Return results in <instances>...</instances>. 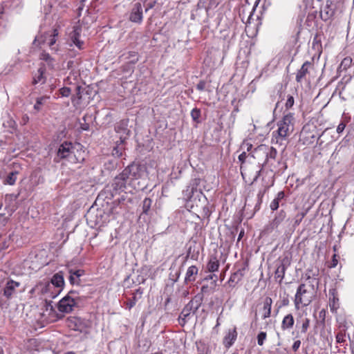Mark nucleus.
Wrapping results in <instances>:
<instances>
[{
    "label": "nucleus",
    "mask_w": 354,
    "mask_h": 354,
    "mask_svg": "<svg viewBox=\"0 0 354 354\" xmlns=\"http://www.w3.org/2000/svg\"><path fill=\"white\" fill-rule=\"evenodd\" d=\"M219 325H220L219 318H218V319H217V321H216V327H218Z\"/></svg>",
    "instance_id": "nucleus-59"
},
{
    "label": "nucleus",
    "mask_w": 354,
    "mask_h": 354,
    "mask_svg": "<svg viewBox=\"0 0 354 354\" xmlns=\"http://www.w3.org/2000/svg\"><path fill=\"white\" fill-rule=\"evenodd\" d=\"M49 283L52 284L57 291H59V293H60L64 285V280L62 273L58 272L55 274Z\"/></svg>",
    "instance_id": "nucleus-18"
},
{
    "label": "nucleus",
    "mask_w": 354,
    "mask_h": 354,
    "mask_svg": "<svg viewBox=\"0 0 354 354\" xmlns=\"http://www.w3.org/2000/svg\"><path fill=\"white\" fill-rule=\"evenodd\" d=\"M244 276L243 270L239 269L231 274L227 283L231 287H234L241 281Z\"/></svg>",
    "instance_id": "nucleus-21"
},
{
    "label": "nucleus",
    "mask_w": 354,
    "mask_h": 354,
    "mask_svg": "<svg viewBox=\"0 0 354 354\" xmlns=\"http://www.w3.org/2000/svg\"><path fill=\"white\" fill-rule=\"evenodd\" d=\"M337 265V255H336V254H334V255H333V260H332V263H331L330 267H331V268H334V267H335Z\"/></svg>",
    "instance_id": "nucleus-51"
},
{
    "label": "nucleus",
    "mask_w": 354,
    "mask_h": 354,
    "mask_svg": "<svg viewBox=\"0 0 354 354\" xmlns=\"http://www.w3.org/2000/svg\"><path fill=\"white\" fill-rule=\"evenodd\" d=\"M82 152L79 151L77 147L73 145L71 142H65L58 148L57 156L55 158L56 162L62 159H66L69 162L75 164L84 160V157L81 156Z\"/></svg>",
    "instance_id": "nucleus-3"
},
{
    "label": "nucleus",
    "mask_w": 354,
    "mask_h": 354,
    "mask_svg": "<svg viewBox=\"0 0 354 354\" xmlns=\"http://www.w3.org/2000/svg\"><path fill=\"white\" fill-rule=\"evenodd\" d=\"M249 156H251V153L247 155L246 152L243 151L239 156V160L240 162H243L245 160L246 158Z\"/></svg>",
    "instance_id": "nucleus-43"
},
{
    "label": "nucleus",
    "mask_w": 354,
    "mask_h": 354,
    "mask_svg": "<svg viewBox=\"0 0 354 354\" xmlns=\"http://www.w3.org/2000/svg\"><path fill=\"white\" fill-rule=\"evenodd\" d=\"M198 269L195 266H189L187 270L185 281L186 283L193 282L196 279Z\"/></svg>",
    "instance_id": "nucleus-24"
},
{
    "label": "nucleus",
    "mask_w": 354,
    "mask_h": 354,
    "mask_svg": "<svg viewBox=\"0 0 354 354\" xmlns=\"http://www.w3.org/2000/svg\"><path fill=\"white\" fill-rule=\"evenodd\" d=\"M289 264L290 263L288 259L287 258H284L281 260L280 265L278 266L275 271V278L279 279L280 283L284 278L286 270Z\"/></svg>",
    "instance_id": "nucleus-19"
},
{
    "label": "nucleus",
    "mask_w": 354,
    "mask_h": 354,
    "mask_svg": "<svg viewBox=\"0 0 354 354\" xmlns=\"http://www.w3.org/2000/svg\"><path fill=\"white\" fill-rule=\"evenodd\" d=\"M219 261L215 257H211L207 264V269L210 272H214L218 270Z\"/></svg>",
    "instance_id": "nucleus-29"
},
{
    "label": "nucleus",
    "mask_w": 354,
    "mask_h": 354,
    "mask_svg": "<svg viewBox=\"0 0 354 354\" xmlns=\"http://www.w3.org/2000/svg\"><path fill=\"white\" fill-rule=\"evenodd\" d=\"M194 302L193 301H190L185 307L183 309L180 315V319H181L182 322H183V324L186 322V319L189 316L191 313L193 311L194 312L196 310H197L198 307L196 306L194 310Z\"/></svg>",
    "instance_id": "nucleus-20"
},
{
    "label": "nucleus",
    "mask_w": 354,
    "mask_h": 354,
    "mask_svg": "<svg viewBox=\"0 0 354 354\" xmlns=\"http://www.w3.org/2000/svg\"><path fill=\"white\" fill-rule=\"evenodd\" d=\"M241 236H242V232H241V233H240V234H239V240H240V239H241Z\"/></svg>",
    "instance_id": "nucleus-61"
},
{
    "label": "nucleus",
    "mask_w": 354,
    "mask_h": 354,
    "mask_svg": "<svg viewBox=\"0 0 354 354\" xmlns=\"http://www.w3.org/2000/svg\"><path fill=\"white\" fill-rule=\"evenodd\" d=\"M133 55L135 58L132 60L133 62H136L138 61V57L134 52L131 53V55Z\"/></svg>",
    "instance_id": "nucleus-56"
},
{
    "label": "nucleus",
    "mask_w": 354,
    "mask_h": 354,
    "mask_svg": "<svg viewBox=\"0 0 354 354\" xmlns=\"http://www.w3.org/2000/svg\"><path fill=\"white\" fill-rule=\"evenodd\" d=\"M252 147V144L249 142H243L242 145V149H246L248 151H250Z\"/></svg>",
    "instance_id": "nucleus-49"
},
{
    "label": "nucleus",
    "mask_w": 354,
    "mask_h": 354,
    "mask_svg": "<svg viewBox=\"0 0 354 354\" xmlns=\"http://www.w3.org/2000/svg\"><path fill=\"white\" fill-rule=\"evenodd\" d=\"M214 278H216V274H211L207 279H213Z\"/></svg>",
    "instance_id": "nucleus-57"
},
{
    "label": "nucleus",
    "mask_w": 354,
    "mask_h": 354,
    "mask_svg": "<svg viewBox=\"0 0 354 354\" xmlns=\"http://www.w3.org/2000/svg\"><path fill=\"white\" fill-rule=\"evenodd\" d=\"M142 6L140 3H136L131 10L129 19L132 22L140 24L142 22Z\"/></svg>",
    "instance_id": "nucleus-12"
},
{
    "label": "nucleus",
    "mask_w": 354,
    "mask_h": 354,
    "mask_svg": "<svg viewBox=\"0 0 354 354\" xmlns=\"http://www.w3.org/2000/svg\"><path fill=\"white\" fill-rule=\"evenodd\" d=\"M279 201H278V199H274L270 205V207L272 210H276L278 209L279 205Z\"/></svg>",
    "instance_id": "nucleus-42"
},
{
    "label": "nucleus",
    "mask_w": 354,
    "mask_h": 354,
    "mask_svg": "<svg viewBox=\"0 0 354 354\" xmlns=\"http://www.w3.org/2000/svg\"><path fill=\"white\" fill-rule=\"evenodd\" d=\"M310 326V319L308 318H305L303 319V323L301 328V332L302 333H306L308 330V328Z\"/></svg>",
    "instance_id": "nucleus-37"
},
{
    "label": "nucleus",
    "mask_w": 354,
    "mask_h": 354,
    "mask_svg": "<svg viewBox=\"0 0 354 354\" xmlns=\"http://www.w3.org/2000/svg\"><path fill=\"white\" fill-rule=\"evenodd\" d=\"M337 343L341 344L346 342V334L342 332H339L336 335Z\"/></svg>",
    "instance_id": "nucleus-38"
},
{
    "label": "nucleus",
    "mask_w": 354,
    "mask_h": 354,
    "mask_svg": "<svg viewBox=\"0 0 354 354\" xmlns=\"http://www.w3.org/2000/svg\"><path fill=\"white\" fill-rule=\"evenodd\" d=\"M284 197V193L283 192H279L278 194H277V197L275 198V199H278V201H280L281 200L282 198H283Z\"/></svg>",
    "instance_id": "nucleus-53"
},
{
    "label": "nucleus",
    "mask_w": 354,
    "mask_h": 354,
    "mask_svg": "<svg viewBox=\"0 0 354 354\" xmlns=\"http://www.w3.org/2000/svg\"><path fill=\"white\" fill-rule=\"evenodd\" d=\"M41 59L44 61H45L49 68H54L55 67V60L53 58H52L50 55L46 52H43L41 54Z\"/></svg>",
    "instance_id": "nucleus-32"
},
{
    "label": "nucleus",
    "mask_w": 354,
    "mask_h": 354,
    "mask_svg": "<svg viewBox=\"0 0 354 354\" xmlns=\"http://www.w3.org/2000/svg\"><path fill=\"white\" fill-rule=\"evenodd\" d=\"M62 97H68L71 94V89L68 87H63L59 91Z\"/></svg>",
    "instance_id": "nucleus-39"
},
{
    "label": "nucleus",
    "mask_w": 354,
    "mask_h": 354,
    "mask_svg": "<svg viewBox=\"0 0 354 354\" xmlns=\"http://www.w3.org/2000/svg\"><path fill=\"white\" fill-rule=\"evenodd\" d=\"M286 217V214L283 210H281L277 214L274 219L266 226L264 232L266 234H270L274 230H277L278 227L282 223Z\"/></svg>",
    "instance_id": "nucleus-9"
},
{
    "label": "nucleus",
    "mask_w": 354,
    "mask_h": 354,
    "mask_svg": "<svg viewBox=\"0 0 354 354\" xmlns=\"http://www.w3.org/2000/svg\"><path fill=\"white\" fill-rule=\"evenodd\" d=\"M73 292L71 291L68 294L63 297L57 304V308L59 313H69L73 311V308L77 305L75 298L72 297L71 295Z\"/></svg>",
    "instance_id": "nucleus-5"
},
{
    "label": "nucleus",
    "mask_w": 354,
    "mask_h": 354,
    "mask_svg": "<svg viewBox=\"0 0 354 354\" xmlns=\"http://www.w3.org/2000/svg\"><path fill=\"white\" fill-rule=\"evenodd\" d=\"M82 87L78 86L76 87V94L75 95L73 96L71 100L72 102L74 105H77L80 104V101L81 100L82 96Z\"/></svg>",
    "instance_id": "nucleus-33"
},
{
    "label": "nucleus",
    "mask_w": 354,
    "mask_h": 354,
    "mask_svg": "<svg viewBox=\"0 0 354 354\" xmlns=\"http://www.w3.org/2000/svg\"><path fill=\"white\" fill-rule=\"evenodd\" d=\"M272 300L270 297H266L262 309V319H265L270 317Z\"/></svg>",
    "instance_id": "nucleus-22"
},
{
    "label": "nucleus",
    "mask_w": 354,
    "mask_h": 354,
    "mask_svg": "<svg viewBox=\"0 0 354 354\" xmlns=\"http://www.w3.org/2000/svg\"><path fill=\"white\" fill-rule=\"evenodd\" d=\"M83 120H84V122H86L85 116H84V117H83Z\"/></svg>",
    "instance_id": "nucleus-64"
},
{
    "label": "nucleus",
    "mask_w": 354,
    "mask_h": 354,
    "mask_svg": "<svg viewBox=\"0 0 354 354\" xmlns=\"http://www.w3.org/2000/svg\"><path fill=\"white\" fill-rule=\"evenodd\" d=\"M33 290L52 299L55 298L59 295V291H57L49 281L39 283Z\"/></svg>",
    "instance_id": "nucleus-6"
},
{
    "label": "nucleus",
    "mask_w": 354,
    "mask_h": 354,
    "mask_svg": "<svg viewBox=\"0 0 354 354\" xmlns=\"http://www.w3.org/2000/svg\"><path fill=\"white\" fill-rule=\"evenodd\" d=\"M251 156L254 158L260 159L261 158H263L265 159V157L262 155V153H257V148L254 149V151L252 153H251Z\"/></svg>",
    "instance_id": "nucleus-46"
},
{
    "label": "nucleus",
    "mask_w": 354,
    "mask_h": 354,
    "mask_svg": "<svg viewBox=\"0 0 354 354\" xmlns=\"http://www.w3.org/2000/svg\"><path fill=\"white\" fill-rule=\"evenodd\" d=\"M80 2H81L82 3H84V2H85L86 0H80Z\"/></svg>",
    "instance_id": "nucleus-63"
},
{
    "label": "nucleus",
    "mask_w": 354,
    "mask_h": 354,
    "mask_svg": "<svg viewBox=\"0 0 354 354\" xmlns=\"http://www.w3.org/2000/svg\"><path fill=\"white\" fill-rule=\"evenodd\" d=\"M236 328L234 327L232 329H229L223 337V344L227 348L231 347L237 338Z\"/></svg>",
    "instance_id": "nucleus-14"
},
{
    "label": "nucleus",
    "mask_w": 354,
    "mask_h": 354,
    "mask_svg": "<svg viewBox=\"0 0 354 354\" xmlns=\"http://www.w3.org/2000/svg\"><path fill=\"white\" fill-rule=\"evenodd\" d=\"M45 69L43 67H40L33 76L32 83L33 84H43L46 80V77L44 76Z\"/></svg>",
    "instance_id": "nucleus-23"
},
{
    "label": "nucleus",
    "mask_w": 354,
    "mask_h": 354,
    "mask_svg": "<svg viewBox=\"0 0 354 354\" xmlns=\"http://www.w3.org/2000/svg\"><path fill=\"white\" fill-rule=\"evenodd\" d=\"M20 286L19 282L13 280H8L6 282L5 288L3 289V295L7 298L10 299L15 294L16 288Z\"/></svg>",
    "instance_id": "nucleus-16"
},
{
    "label": "nucleus",
    "mask_w": 354,
    "mask_h": 354,
    "mask_svg": "<svg viewBox=\"0 0 354 354\" xmlns=\"http://www.w3.org/2000/svg\"><path fill=\"white\" fill-rule=\"evenodd\" d=\"M113 155L120 157L122 155L121 149H119V147H116L113 150Z\"/></svg>",
    "instance_id": "nucleus-48"
},
{
    "label": "nucleus",
    "mask_w": 354,
    "mask_h": 354,
    "mask_svg": "<svg viewBox=\"0 0 354 354\" xmlns=\"http://www.w3.org/2000/svg\"><path fill=\"white\" fill-rule=\"evenodd\" d=\"M300 345H301V341L296 340L292 345V350L294 351H297L299 349V348L300 347Z\"/></svg>",
    "instance_id": "nucleus-50"
},
{
    "label": "nucleus",
    "mask_w": 354,
    "mask_h": 354,
    "mask_svg": "<svg viewBox=\"0 0 354 354\" xmlns=\"http://www.w3.org/2000/svg\"><path fill=\"white\" fill-rule=\"evenodd\" d=\"M267 334L266 332H260L257 335V343L259 346H262L264 344V341L266 339Z\"/></svg>",
    "instance_id": "nucleus-36"
},
{
    "label": "nucleus",
    "mask_w": 354,
    "mask_h": 354,
    "mask_svg": "<svg viewBox=\"0 0 354 354\" xmlns=\"http://www.w3.org/2000/svg\"><path fill=\"white\" fill-rule=\"evenodd\" d=\"M48 99L49 97L46 95L37 98L36 102L34 105V110L36 113H38L43 109V107L47 104Z\"/></svg>",
    "instance_id": "nucleus-26"
},
{
    "label": "nucleus",
    "mask_w": 354,
    "mask_h": 354,
    "mask_svg": "<svg viewBox=\"0 0 354 354\" xmlns=\"http://www.w3.org/2000/svg\"><path fill=\"white\" fill-rule=\"evenodd\" d=\"M5 245L8 246V245L6 242L3 243L2 244H0V246H5Z\"/></svg>",
    "instance_id": "nucleus-60"
},
{
    "label": "nucleus",
    "mask_w": 354,
    "mask_h": 354,
    "mask_svg": "<svg viewBox=\"0 0 354 354\" xmlns=\"http://www.w3.org/2000/svg\"><path fill=\"white\" fill-rule=\"evenodd\" d=\"M205 88V82L204 81H200L198 84L196 85V88L198 91H203Z\"/></svg>",
    "instance_id": "nucleus-47"
},
{
    "label": "nucleus",
    "mask_w": 354,
    "mask_h": 354,
    "mask_svg": "<svg viewBox=\"0 0 354 354\" xmlns=\"http://www.w3.org/2000/svg\"><path fill=\"white\" fill-rule=\"evenodd\" d=\"M8 248V245H5V246H0V252Z\"/></svg>",
    "instance_id": "nucleus-58"
},
{
    "label": "nucleus",
    "mask_w": 354,
    "mask_h": 354,
    "mask_svg": "<svg viewBox=\"0 0 354 354\" xmlns=\"http://www.w3.org/2000/svg\"><path fill=\"white\" fill-rule=\"evenodd\" d=\"M82 31V27L77 24L73 27V30L69 32L70 41L80 50L84 48V41L80 39Z\"/></svg>",
    "instance_id": "nucleus-8"
},
{
    "label": "nucleus",
    "mask_w": 354,
    "mask_h": 354,
    "mask_svg": "<svg viewBox=\"0 0 354 354\" xmlns=\"http://www.w3.org/2000/svg\"><path fill=\"white\" fill-rule=\"evenodd\" d=\"M295 323L294 317L291 314L286 315L281 323V328L283 330H288L292 328Z\"/></svg>",
    "instance_id": "nucleus-27"
},
{
    "label": "nucleus",
    "mask_w": 354,
    "mask_h": 354,
    "mask_svg": "<svg viewBox=\"0 0 354 354\" xmlns=\"http://www.w3.org/2000/svg\"><path fill=\"white\" fill-rule=\"evenodd\" d=\"M140 293V295L142 294V292L140 291V290H137L136 293H133V296L131 299H129L128 301L126 303L127 308L129 310L131 309L136 304L138 299L136 297L137 293Z\"/></svg>",
    "instance_id": "nucleus-34"
},
{
    "label": "nucleus",
    "mask_w": 354,
    "mask_h": 354,
    "mask_svg": "<svg viewBox=\"0 0 354 354\" xmlns=\"http://www.w3.org/2000/svg\"><path fill=\"white\" fill-rule=\"evenodd\" d=\"M151 203H152L151 200L149 198H146L144 199L143 205H142V209H143L144 213L147 214L148 211L149 210V209L151 207Z\"/></svg>",
    "instance_id": "nucleus-35"
},
{
    "label": "nucleus",
    "mask_w": 354,
    "mask_h": 354,
    "mask_svg": "<svg viewBox=\"0 0 354 354\" xmlns=\"http://www.w3.org/2000/svg\"><path fill=\"white\" fill-rule=\"evenodd\" d=\"M200 111L197 109H194L191 112V116L194 121H196L200 117Z\"/></svg>",
    "instance_id": "nucleus-40"
},
{
    "label": "nucleus",
    "mask_w": 354,
    "mask_h": 354,
    "mask_svg": "<svg viewBox=\"0 0 354 354\" xmlns=\"http://www.w3.org/2000/svg\"><path fill=\"white\" fill-rule=\"evenodd\" d=\"M332 297H330L329 307L330 311L333 313H336L339 306V299L335 295L333 292L332 293Z\"/></svg>",
    "instance_id": "nucleus-30"
},
{
    "label": "nucleus",
    "mask_w": 354,
    "mask_h": 354,
    "mask_svg": "<svg viewBox=\"0 0 354 354\" xmlns=\"http://www.w3.org/2000/svg\"><path fill=\"white\" fill-rule=\"evenodd\" d=\"M80 128L83 131H87L89 129L88 124L84 122V124H81Z\"/></svg>",
    "instance_id": "nucleus-52"
},
{
    "label": "nucleus",
    "mask_w": 354,
    "mask_h": 354,
    "mask_svg": "<svg viewBox=\"0 0 354 354\" xmlns=\"http://www.w3.org/2000/svg\"><path fill=\"white\" fill-rule=\"evenodd\" d=\"M46 311L48 312V320L50 322H55L64 317L62 314L55 310L51 302L47 303Z\"/></svg>",
    "instance_id": "nucleus-15"
},
{
    "label": "nucleus",
    "mask_w": 354,
    "mask_h": 354,
    "mask_svg": "<svg viewBox=\"0 0 354 354\" xmlns=\"http://www.w3.org/2000/svg\"><path fill=\"white\" fill-rule=\"evenodd\" d=\"M257 153H262V155L265 157L264 162H266L268 160V158L274 159L276 158L277 151L273 147H269L266 145H261L257 147Z\"/></svg>",
    "instance_id": "nucleus-11"
},
{
    "label": "nucleus",
    "mask_w": 354,
    "mask_h": 354,
    "mask_svg": "<svg viewBox=\"0 0 354 354\" xmlns=\"http://www.w3.org/2000/svg\"><path fill=\"white\" fill-rule=\"evenodd\" d=\"M295 118L292 113L285 115L282 120L277 122V130L273 131V140L280 145L293 132Z\"/></svg>",
    "instance_id": "nucleus-2"
},
{
    "label": "nucleus",
    "mask_w": 354,
    "mask_h": 354,
    "mask_svg": "<svg viewBox=\"0 0 354 354\" xmlns=\"http://www.w3.org/2000/svg\"><path fill=\"white\" fill-rule=\"evenodd\" d=\"M154 4L155 2L148 4L147 7L145 9V11L147 12L149 9L152 8L154 6Z\"/></svg>",
    "instance_id": "nucleus-55"
},
{
    "label": "nucleus",
    "mask_w": 354,
    "mask_h": 354,
    "mask_svg": "<svg viewBox=\"0 0 354 354\" xmlns=\"http://www.w3.org/2000/svg\"><path fill=\"white\" fill-rule=\"evenodd\" d=\"M345 127H346V124L342 122L339 124V125L337 127V130L336 131H337V132L338 133H341L343 132V131L344 130Z\"/></svg>",
    "instance_id": "nucleus-45"
},
{
    "label": "nucleus",
    "mask_w": 354,
    "mask_h": 354,
    "mask_svg": "<svg viewBox=\"0 0 354 354\" xmlns=\"http://www.w3.org/2000/svg\"><path fill=\"white\" fill-rule=\"evenodd\" d=\"M334 14V8L332 6V1L330 0H328L326 1V5L321 8L320 10V16L321 18L326 21L328 19H330Z\"/></svg>",
    "instance_id": "nucleus-17"
},
{
    "label": "nucleus",
    "mask_w": 354,
    "mask_h": 354,
    "mask_svg": "<svg viewBox=\"0 0 354 354\" xmlns=\"http://www.w3.org/2000/svg\"><path fill=\"white\" fill-rule=\"evenodd\" d=\"M311 66V63L310 62H306L303 64L301 68L299 70L296 75V81L297 82H301L303 78L306 76V75L308 72V68Z\"/></svg>",
    "instance_id": "nucleus-25"
},
{
    "label": "nucleus",
    "mask_w": 354,
    "mask_h": 354,
    "mask_svg": "<svg viewBox=\"0 0 354 354\" xmlns=\"http://www.w3.org/2000/svg\"><path fill=\"white\" fill-rule=\"evenodd\" d=\"M18 171H12L10 172L8 176L6 178V179L4 180L3 181V183L4 184H7V185H15L17 179V175H18Z\"/></svg>",
    "instance_id": "nucleus-31"
},
{
    "label": "nucleus",
    "mask_w": 354,
    "mask_h": 354,
    "mask_svg": "<svg viewBox=\"0 0 354 354\" xmlns=\"http://www.w3.org/2000/svg\"><path fill=\"white\" fill-rule=\"evenodd\" d=\"M314 297V289L310 286L301 284L297 290L295 297V308L299 310L301 307L308 306Z\"/></svg>",
    "instance_id": "nucleus-4"
},
{
    "label": "nucleus",
    "mask_w": 354,
    "mask_h": 354,
    "mask_svg": "<svg viewBox=\"0 0 354 354\" xmlns=\"http://www.w3.org/2000/svg\"><path fill=\"white\" fill-rule=\"evenodd\" d=\"M224 277H225V275H224V274H221V280H223V279H224Z\"/></svg>",
    "instance_id": "nucleus-62"
},
{
    "label": "nucleus",
    "mask_w": 354,
    "mask_h": 354,
    "mask_svg": "<svg viewBox=\"0 0 354 354\" xmlns=\"http://www.w3.org/2000/svg\"><path fill=\"white\" fill-rule=\"evenodd\" d=\"M84 271L82 270H77L75 271L70 270L69 281L71 284H79L80 277L82 276Z\"/></svg>",
    "instance_id": "nucleus-28"
},
{
    "label": "nucleus",
    "mask_w": 354,
    "mask_h": 354,
    "mask_svg": "<svg viewBox=\"0 0 354 354\" xmlns=\"http://www.w3.org/2000/svg\"><path fill=\"white\" fill-rule=\"evenodd\" d=\"M254 10H255V6H253L252 10L250 12V15L248 17L247 20L245 21H244V19L242 18L243 22H244L245 24H250V20L252 19V16L253 12H254Z\"/></svg>",
    "instance_id": "nucleus-44"
},
{
    "label": "nucleus",
    "mask_w": 354,
    "mask_h": 354,
    "mask_svg": "<svg viewBox=\"0 0 354 354\" xmlns=\"http://www.w3.org/2000/svg\"><path fill=\"white\" fill-rule=\"evenodd\" d=\"M67 326L71 330L83 332L86 326L84 320L77 317H70L66 319Z\"/></svg>",
    "instance_id": "nucleus-10"
},
{
    "label": "nucleus",
    "mask_w": 354,
    "mask_h": 354,
    "mask_svg": "<svg viewBox=\"0 0 354 354\" xmlns=\"http://www.w3.org/2000/svg\"><path fill=\"white\" fill-rule=\"evenodd\" d=\"M294 102V97L291 95H289L285 104L286 108L290 109L293 106Z\"/></svg>",
    "instance_id": "nucleus-41"
},
{
    "label": "nucleus",
    "mask_w": 354,
    "mask_h": 354,
    "mask_svg": "<svg viewBox=\"0 0 354 354\" xmlns=\"http://www.w3.org/2000/svg\"><path fill=\"white\" fill-rule=\"evenodd\" d=\"M58 34V30L57 28H53L41 35L40 37H37L35 42L38 41L39 43H43L44 44L48 46L52 49L56 50L53 46L56 43Z\"/></svg>",
    "instance_id": "nucleus-7"
},
{
    "label": "nucleus",
    "mask_w": 354,
    "mask_h": 354,
    "mask_svg": "<svg viewBox=\"0 0 354 354\" xmlns=\"http://www.w3.org/2000/svg\"><path fill=\"white\" fill-rule=\"evenodd\" d=\"M115 131L119 136L120 142L123 143L129 137L130 131L126 122H121L115 127Z\"/></svg>",
    "instance_id": "nucleus-13"
},
{
    "label": "nucleus",
    "mask_w": 354,
    "mask_h": 354,
    "mask_svg": "<svg viewBox=\"0 0 354 354\" xmlns=\"http://www.w3.org/2000/svg\"><path fill=\"white\" fill-rule=\"evenodd\" d=\"M144 172L145 167L135 162L125 167L113 180L111 186L115 193L111 194L112 196L118 192H124L127 185H132L133 181L140 178Z\"/></svg>",
    "instance_id": "nucleus-1"
},
{
    "label": "nucleus",
    "mask_w": 354,
    "mask_h": 354,
    "mask_svg": "<svg viewBox=\"0 0 354 354\" xmlns=\"http://www.w3.org/2000/svg\"><path fill=\"white\" fill-rule=\"evenodd\" d=\"M28 116L27 115H25L22 117L21 122L23 123V124H26L28 122Z\"/></svg>",
    "instance_id": "nucleus-54"
}]
</instances>
